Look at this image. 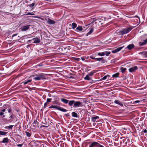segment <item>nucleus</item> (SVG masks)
Returning <instances> with one entry per match:
<instances>
[{
    "label": "nucleus",
    "mask_w": 147,
    "mask_h": 147,
    "mask_svg": "<svg viewBox=\"0 0 147 147\" xmlns=\"http://www.w3.org/2000/svg\"><path fill=\"white\" fill-rule=\"evenodd\" d=\"M36 77L33 78V79L36 81L46 79V76L43 73L38 74L36 75Z\"/></svg>",
    "instance_id": "f257e3e1"
},
{
    "label": "nucleus",
    "mask_w": 147,
    "mask_h": 147,
    "mask_svg": "<svg viewBox=\"0 0 147 147\" xmlns=\"http://www.w3.org/2000/svg\"><path fill=\"white\" fill-rule=\"evenodd\" d=\"M49 108L56 109L58 110H59L63 112H66L67 111V109H65L63 107H61L60 106H57V105H51V106L49 107Z\"/></svg>",
    "instance_id": "f03ea898"
},
{
    "label": "nucleus",
    "mask_w": 147,
    "mask_h": 147,
    "mask_svg": "<svg viewBox=\"0 0 147 147\" xmlns=\"http://www.w3.org/2000/svg\"><path fill=\"white\" fill-rule=\"evenodd\" d=\"M132 29L133 28L132 27H131L122 29V30L123 31V34L128 33L131 31Z\"/></svg>",
    "instance_id": "7ed1b4c3"
},
{
    "label": "nucleus",
    "mask_w": 147,
    "mask_h": 147,
    "mask_svg": "<svg viewBox=\"0 0 147 147\" xmlns=\"http://www.w3.org/2000/svg\"><path fill=\"white\" fill-rule=\"evenodd\" d=\"M82 102L80 101H76L75 100L74 107L76 108L79 107H82Z\"/></svg>",
    "instance_id": "20e7f679"
},
{
    "label": "nucleus",
    "mask_w": 147,
    "mask_h": 147,
    "mask_svg": "<svg viewBox=\"0 0 147 147\" xmlns=\"http://www.w3.org/2000/svg\"><path fill=\"white\" fill-rule=\"evenodd\" d=\"M33 142L35 144V146L36 147H41V141L34 140L33 141Z\"/></svg>",
    "instance_id": "39448f33"
},
{
    "label": "nucleus",
    "mask_w": 147,
    "mask_h": 147,
    "mask_svg": "<svg viewBox=\"0 0 147 147\" xmlns=\"http://www.w3.org/2000/svg\"><path fill=\"white\" fill-rule=\"evenodd\" d=\"M99 143L96 142H94L91 143L89 147H98Z\"/></svg>",
    "instance_id": "423d86ee"
},
{
    "label": "nucleus",
    "mask_w": 147,
    "mask_h": 147,
    "mask_svg": "<svg viewBox=\"0 0 147 147\" xmlns=\"http://www.w3.org/2000/svg\"><path fill=\"white\" fill-rule=\"evenodd\" d=\"M124 47V46H123V47H118L115 50L112 51V52L113 53H117L119 51H120L123 47Z\"/></svg>",
    "instance_id": "0eeeda50"
},
{
    "label": "nucleus",
    "mask_w": 147,
    "mask_h": 147,
    "mask_svg": "<svg viewBox=\"0 0 147 147\" xmlns=\"http://www.w3.org/2000/svg\"><path fill=\"white\" fill-rule=\"evenodd\" d=\"M138 69V68L137 66H134L133 67H130L129 69V71L130 72H132L135 71V70Z\"/></svg>",
    "instance_id": "6e6552de"
},
{
    "label": "nucleus",
    "mask_w": 147,
    "mask_h": 147,
    "mask_svg": "<svg viewBox=\"0 0 147 147\" xmlns=\"http://www.w3.org/2000/svg\"><path fill=\"white\" fill-rule=\"evenodd\" d=\"M30 26V25L24 26L22 28L21 30L22 31H26L28 30Z\"/></svg>",
    "instance_id": "1a4fd4ad"
},
{
    "label": "nucleus",
    "mask_w": 147,
    "mask_h": 147,
    "mask_svg": "<svg viewBox=\"0 0 147 147\" xmlns=\"http://www.w3.org/2000/svg\"><path fill=\"white\" fill-rule=\"evenodd\" d=\"M55 22L53 20L51 19L50 18H48L47 22V23L51 25L55 24Z\"/></svg>",
    "instance_id": "9d476101"
},
{
    "label": "nucleus",
    "mask_w": 147,
    "mask_h": 147,
    "mask_svg": "<svg viewBox=\"0 0 147 147\" xmlns=\"http://www.w3.org/2000/svg\"><path fill=\"white\" fill-rule=\"evenodd\" d=\"M32 40H33L34 41L33 42L34 43H38L40 42V40L39 38L37 37H36L33 38Z\"/></svg>",
    "instance_id": "9b49d317"
},
{
    "label": "nucleus",
    "mask_w": 147,
    "mask_h": 147,
    "mask_svg": "<svg viewBox=\"0 0 147 147\" xmlns=\"http://www.w3.org/2000/svg\"><path fill=\"white\" fill-rule=\"evenodd\" d=\"M147 44V38L144 40L143 42H140L139 45L140 46H142L146 45Z\"/></svg>",
    "instance_id": "f8f14e48"
},
{
    "label": "nucleus",
    "mask_w": 147,
    "mask_h": 147,
    "mask_svg": "<svg viewBox=\"0 0 147 147\" xmlns=\"http://www.w3.org/2000/svg\"><path fill=\"white\" fill-rule=\"evenodd\" d=\"M99 119V117L97 116L94 115V117H93L91 118V120H92V121L93 122H95L96 121V120L97 119Z\"/></svg>",
    "instance_id": "ddd939ff"
},
{
    "label": "nucleus",
    "mask_w": 147,
    "mask_h": 147,
    "mask_svg": "<svg viewBox=\"0 0 147 147\" xmlns=\"http://www.w3.org/2000/svg\"><path fill=\"white\" fill-rule=\"evenodd\" d=\"M39 123L37 122L36 120H35L34 121L33 123V127H38V125Z\"/></svg>",
    "instance_id": "4468645a"
},
{
    "label": "nucleus",
    "mask_w": 147,
    "mask_h": 147,
    "mask_svg": "<svg viewBox=\"0 0 147 147\" xmlns=\"http://www.w3.org/2000/svg\"><path fill=\"white\" fill-rule=\"evenodd\" d=\"M135 47V46L133 44H131L127 46V48L128 50H130L132 49Z\"/></svg>",
    "instance_id": "2eb2a0df"
},
{
    "label": "nucleus",
    "mask_w": 147,
    "mask_h": 147,
    "mask_svg": "<svg viewBox=\"0 0 147 147\" xmlns=\"http://www.w3.org/2000/svg\"><path fill=\"white\" fill-rule=\"evenodd\" d=\"M9 140L7 138H5L3 139V140L1 142L3 143H7L9 142Z\"/></svg>",
    "instance_id": "dca6fc26"
},
{
    "label": "nucleus",
    "mask_w": 147,
    "mask_h": 147,
    "mask_svg": "<svg viewBox=\"0 0 147 147\" xmlns=\"http://www.w3.org/2000/svg\"><path fill=\"white\" fill-rule=\"evenodd\" d=\"M114 103L115 104H117L121 106H123V105L122 102L118 100H115L114 101Z\"/></svg>",
    "instance_id": "f3484780"
},
{
    "label": "nucleus",
    "mask_w": 147,
    "mask_h": 147,
    "mask_svg": "<svg viewBox=\"0 0 147 147\" xmlns=\"http://www.w3.org/2000/svg\"><path fill=\"white\" fill-rule=\"evenodd\" d=\"M61 102L65 104H67L69 102V100L64 98H61Z\"/></svg>",
    "instance_id": "a211bd4d"
},
{
    "label": "nucleus",
    "mask_w": 147,
    "mask_h": 147,
    "mask_svg": "<svg viewBox=\"0 0 147 147\" xmlns=\"http://www.w3.org/2000/svg\"><path fill=\"white\" fill-rule=\"evenodd\" d=\"M75 102V100H69V102L68 103V105L70 106H72L74 104V103Z\"/></svg>",
    "instance_id": "6ab92c4d"
},
{
    "label": "nucleus",
    "mask_w": 147,
    "mask_h": 147,
    "mask_svg": "<svg viewBox=\"0 0 147 147\" xmlns=\"http://www.w3.org/2000/svg\"><path fill=\"white\" fill-rule=\"evenodd\" d=\"M54 97H55V101L54 102L53 104H57L58 105H60V103L57 100V97L56 96H54Z\"/></svg>",
    "instance_id": "aec40b11"
},
{
    "label": "nucleus",
    "mask_w": 147,
    "mask_h": 147,
    "mask_svg": "<svg viewBox=\"0 0 147 147\" xmlns=\"http://www.w3.org/2000/svg\"><path fill=\"white\" fill-rule=\"evenodd\" d=\"M95 54L96 55L102 56H104L105 55V52H104L101 53H95Z\"/></svg>",
    "instance_id": "412c9836"
},
{
    "label": "nucleus",
    "mask_w": 147,
    "mask_h": 147,
    "mask_svg": "<svg viewBox=\"0 0 147 147\" xmlns=\"http://www.w3.org/2000/svg\"><path fill=\"white\" fill-rule=\"evenodd\" d=\"M93 28H91V29L86 34V36H88V35L91 34L93 32Z\"/></svg>",
    "instance_id": "4be33fe9"
},
{
    "label": "nucleus",
    "mask_w": 147,
    "mask_h": 147,
    "mask_svg": "<svg viewBox=\"0 0 147 147\" xmlns=\"http://www.w3.org/2000/svg\"><path fill=\"white\" fill-rule=\"evenodd\" d=\"M7 133V132L0 131V135L4 136L6 135Z\"/></svg>",
    "instance_id": "5701e85b"
},
{
    "label": "nucleus",
    "mask_w": 147,
    "mask_h": 147,
    "mask_svg": "<svg viewBox=\"0 0 147 147\" xmlns=\"http://www.w3.org/2000/svg\"><path fill=\"white\" fill-rule=\"evenodd\" d=\"M96 72V70H93V71H91L90 72V73H89L88 75L89 76H92L93 75V74L95 73Z\"/></svg>",
    "instance_id": "b1692460"
},
{
    "label": "nucleus",
    "mask_w": 147,
    "mask_h": 147,
    "mask_svg": "<svg viewBox=\"0 0 147 147\" xmlns=\"http://www.w3.org/2000/svg\"><path fill=\"white\" fill-rule=\"evenodd\" d=\"M71 114L72 116L73 117H78L77 114L76 113H75V112H72V113Z\"/></svg>",
    "instance_id": "393cba45"
},
{
    "label": "nucleus",
    "mask_w": 147,
    "mask_h": 147,
    "mask_svg": "<svg viewBox=\"0 0 147 147\" xmlns=\"http://www.w3.org/2000/svg\"><path fill=\"white\" fill-rule=\"evenodd\" d=\"M13 126V125H10L8 126H6L4 127V128L5 129H9L11 130L12 129Z\"/></svg>",
    "instance_id": "a878e982"
},
{
    "label": "nucleus",
    "mask_w": 147,
    "mask_h": 147,
    "mask_svg": "<svg viewBox=\"0 0 147 147\" xmlns=\"http://www.w3.org/2000/svg\"><path fill=\"white\" fill-rule=\"evenodd\" d=\"M89 76L88 74L86 75V77H85L84 78V79L85 80H91V78L89 77Z\"/></svg>",
    "instance_id": "bb28decb"
},
{
    "label": "nucleus",
    "mask_w": 147,
    "mask_h": 147,
    "mask_svg": "<svg viewBox=\"0 0 147 147\" xmlns=\"http://www.w3.org/2000/svg\"><path fill=\"white\" fill-rule=\"evenodd\" d=\"M25 133L26 134L27 136L28 137H30L31 136L32 134L31 133H29L26 131H25Z\"/></svg>",
    "instance_id": "cd10ccee"
},
{
    "label": "nucleus",
    "mask_w": 147,
    "mask_h": 147,
    "mask_svg": "<svg viewBox=\"0 0 147 147\" xmlns=\"http://www.w3.org/2000/svg\"><path fill=\"white\" fill-rule=\"evenodd\" d=\"M32 81V80H27V81H24L22 83H24V85L26 84H28V83Z\"/></svg>",
    "instance_id": "c85d7f7f"
},
{
    "label": "nucleus",
    "mask_w": 147,
    "mask_h": 147,
    "mask_svg": "<svg viewBox=\"0 0 147 147\" xmlns=\"http://www.w3.org/2000/svg\"><path fill=\"white\" fill-rule=\"evenodd\" d=\"M4 121L6 122L7 123H8L10 122H12V121H11L10 119H7L6 118H4L3 119Z\"/></svg>",
    "instance_id": "c756f323"
},
{
    "label": "nucleus",
    "mask_w": 147,
    "mask_h": 147,
    "mask_svg": "<svg viewBox=\"0 0 147 147\" xmlns=\"http://www.w3.org/2000/svg\"><path fill=\"white\" fill-rule=\"evenodd\" d=\"M72 28L73 29H74L77 27V24L75 23H73L72 24Z\"/></svg>",
    "instance_id": "7c9ffc66"
},
{
    "label": "nucleus",
    "mask_w": 147,
    "mask_h": 147,
    "mask_svg": "<svg viewBox=\"0 0 147 147\" xmlns=\"http://www.w3.org/2000/svg\"><path fill=\"white\" fill-rule=\"evenodd\" d=\"M120 70H121V72L122 73H124L126 70V69L123 67H121V68Z\"/></svg>",
    "instance_id": "2f4dec72"
},
{
    "label": "nucleus",
    "mask_w": 147,
    "mask_h": 147,
    "mask_svg": "<svg viewBox=\"0 0 147 147\" xmlns=\"http://www.w3.org/2000/svg\"><path fill=\"white\" fill-rule=\"evenodd\" d=\"M119 75V73H117L113 74L112 76L114 78H117L118 77Z\"/></svg>",
    "instance_id": "473e14b6"
},
{
    "label": "nucleus",
    "mask_w": 147,
    "mask_h": 147,
    "mask_svg": "<svg viewBox=\"0 0 147 147\" xmlns=\"http://www.w3.org/2000/svg\"><path fill=\"white\" fill-rule=\"evenodd\" d=\"M76 29L79 31H81L83 30V28L82 26H79Z\"/></svg>",
    "instance_id": "72a5a7b5"
},
{
    "label": "nucleus",
    "mask_w": 147,
    "mask_h": 147,
    "mask_svg": "<svg viewBox=\"0 0 147 147\" xmlns=\"http://www.w3.org/2000/svg\"><path fill=\"white\" fill-rule=\"evenodd\" d=\"M4 113L1 111L0 112V116H1L2 118L4 117H5V115H4Z\"/></svg>",
    "instance_id": "f704fd0d"
},
{
    "label": "nucleus",
    "mask_w": 147,
    "mask_h": 147,
    "mask_svg": "<svg viewBox=\"0 0 147 147\" xmlns=\"http://www.w3.org/2000/svg\"><path fill=\"white\" fill-rule=\"evenodd\" d=\"M117 32L118 34L119 35H123V33L122 30H121L119 31V32Z\"/></svg>",
    "instance_id": "c9c22d12"
},
{
    "label": "nucleus",
    "mask_w": 147,
    "mask_h": 147,
    "mask_svg": "<svg viewBox=\"0 0 147 147\" xmlns=\"http://www.w3.org/2000/svg\"><path fill=\"white\" fill-rule=\"evenodd\" d=\"M35 4L34 3H32V4H30L29 5V6L30 8H32L34 5Z\"/></svg>",
    "instance_id": "e433bc0d"
},
{
    "label": "nucleus",
    "mask_w": 147,
    "mask_h": 147,
    "mask_svg": "<svg viewBox=\"0 0 147 147\" xmlns=\"http://www.w3.org/2000/svg\"><path fill=\"white\" fill-rule=\"evenodd\" d=\"M105 54L107 56H108L111 53V52L109 51H105Z\"/></svg>",
    "instance_id": "4c0bfd02"
},
{
    "label": "nucleus",
    "mask_w": 147,
    "mask_h": 147,
    "mask_svg": "<svg viewBox=\"0 0 147 147\" xmlns=\"http://www.w3.org/2000/svg\"><path fill=\"white\" fill-rule=\"evenodd\" d=\"M104 76L103 77L101 78L100 80V81L102 80H106L107 79V76Z\"/></svg>",
    "instance_id": "58836bf2"
},
{
    "label": "nucleus",
    "mask_w": 147,
    "mask_h": 147,
    "mask_svg": "<svg viewBox=\"0 0 147 147\" xmlns=\"http://www.w3.org/2000/svg\"><path fill=\"white\" fill-rule=\"evenodd\" d=\"M8 113H10L11 112V111H12V110L11 109V108L10 107H8Z\"/></svg>",
    "instance_id": "ea45409f"
},
{
    "label": "nucleus",
    "mask_w": 147,
    "mask_h": 147,
    "mask_svg": "<svg viewBox=\"0 0 147 147\" xmlns=\"http://www.w3.org/2000/svg\"><path fill=\"white\" fill-rule=\"evenodd\" d=\"M103 59V57H101V58H96V60L97 61H102Z\"/></svg>",
    "instance_id": "a19ab883"
},
{
    "label": "nucleus",
    "mask_w": 147,
    "mask_h": 147,
    "mask_svg": "<svg viewBox=\"0 0 147 147\" xmlns=\"http://www.w3.org/2000/svg\"><path fill=\"white\" fill-rule=\"evenodd\" d=\"M14 116V115L12 113L10 115L9 118L10 119H13V117Z\"/></svg>",
    "instance_id": "79ce46f5"
},
{
    "label": "nucleus",
    "mask_w": 147,
    "mask_h": 147,
    "mask_svg": "<svg viewBox=\"0 0 147 147\" xmlns=\"http://www.w3.org/2000/svg\"><path fill=\"white\" fill-rule=\"evenodd\" d=\"M142 54L145 55H147V51H143L140 53Z\"/></svg>",
    "instance_id": "37998d69"
},
{
    "label": "nucleus",
    "mask_w": 147,
    "mask_h": 147,
    "mask_svg": "<svg viewBox=\"0 0 147 147\" xmlns=\"http://www.w3.org/2000/svg\"><path fill=\"white\" fill-rule=\"evenodd\" d=\"M52 100V98H47V102L48 103L49 102H51Z\"/></svg>",
    "instance_id": "c03bdc74"
},
{
    "label": "nucleus",
    "mask_w": 147,
    "mask_h": 147,
    "mask_svg": "<svg viewBox=\"0 0 147 147\" xmlns=\"http://www.w3.org/2000/svg\"><path fill=\"white\" fill-rule=\"evenodd\" d=\"M48 104V103L47 102L44 103V107L43 108H45L46 107V106Z\"/></svg>",
    "instance_id": "a18cd8bd"
},
{
    "label": "nucleus",
    "mask_w": 147,
    "mask_h": 147,
    "mask_svg": "<svg viewBox=\"0 0 147 147\" xmlns=\"http://www.w3.org/2000/svg\"><path fill=\"white\" fill-rule=\"evenodd\" d=\"M89 57L90 59H96V58L93 56H90Z\"/></svg>",
    "instance_id": "49530a36"
},
{
    "label": "nucleus",
    "mask_w": 147,
    "mask_h": 147,
    "mask_svg": "<svg viewBox=\"0 0 147 147\" xmlns=\"http://www.w3.org/2000/svg\"><path fill=\"white\" fill-rule=\"evenodd\" d=\"M98 147H105L103 146L100 144L99 143Z\"/></svg>",
    "instance_id": "de8ad7c7"
},
{
    "label": "nucleus",
    "mask_w": 147,
    "mask_h": 147,
    "mask_svg": "<svg viewBox=\"0 0 147 147\" xmlns=\"http://www.w3.org/2000/svg\"><path fill=\"white\" fill-rule=\"evenodd\" d=\"M23 145L22 144H18L17 145V146H18L21 147Z\"/></svg>",
    "instance_id": "09e8293b"
},
{
    "label": "nucleus",
    "mask_w": 147,
    "mask_h": 147,
    "mask_svg": "<svg viewBox=\"0 0 147 147\" xmlns=\"http://www.w3.org/2000/svg\"><path fill=\"white\" fill-rule=\"evenodd\" d=\"M27 15H33V14H32V13L31 12H28V13Z\"/></svg>",
    "instance_id": "8fccbe9b"
},
{
    "label": "nucleus",
    "mask_w": 147,
    "mask_h": 147,
    "mask_svg": "<svg viewBox=\"0 0 147 147\" xmlns=\"http://www.w3.org/2000/svg\"><path fill=\"white\" fill-rule=\"evenodd\" d=\"M5 110H6V109H2V110H1V111L4 113V112H5Z\"/></svg>",
    "instance_id": "3c124183"
},
{
    "label": "nucleus",
    "mask_w": 147,
    "mask_h": 147,
    "mask_svg": "<svg viewBox=\"0 0 147 147\" xmlns=\"http://www.w3.org/2000/svg\"><path fill=\"white\" fill-rule=\"evenodd\" d=\"M17 34H13L12 36V38H13V37H14L15 36H17Z\"/></svg>",
    "instance_id": "603ef678"
},
{
    "label": "nucleus",
    "mask_w": 147,
    "mask_h": 147,
    "mask_svg": "<svg viewBox=\"0 0 147 147\" xmlns=\"http://www.w3.org/2000/svg\"><path fill=\"white\" fill-rule=\"evenodd\" d=\"M32 40H29L27 41V43H30Z\"/></svg>",
    "instance_id": "864d4df0"
},
{
    "label": "nucleus",
    "mask_w": 147,
    "mask_h": 147,
    "mask_svg": "<svg viewBox=\"0 0 147 147\" xmlns=\"http://www.w3.org/2000/svg\"><path fill=\"white\" fill-rule=\"evenodd\" d=\"M140 102V101L139 100H136L134 102L135 103H139Z\"/></svg>",
    "instance_id": "5fc2aeb1"
},
{
    "label": "nucleus",
    "mask_w": 147,
    "mask_h": 147,
    "mask_svg": "<svg viewBox=\"0 0 147 147\" xmlns=\"http://www.w3.org/2000/svg\"><path fill=\"white\" fill-rule=\"evenodd\" d=\"M102 63H105V60L104 59H103L102 60Z\"/></svg>",
    "instance_id": "6e6d98bb"
},
{
    "label": "nucleus",
    "mask_w": 147,
    "mask_h": 147,
    "mask_svg": "<svg viewBox=\"0 0 147 147\" xmlns=\"http://www.w3.org/2000/svg\"><path fill=\"white\" fill-rule=\"evenodd\" d=\"M143 132L145 133H146L147 132V131L146 130V129H145L144 131H143Z\"/></svg>",
    "instance_id": "4d7b16f0"
},
{
    "label": "nucleus",
    "mask_w": 147,
    "mask_h": 147,
    "mask_svg": "<svg viewBox=\"0 0 147 147\" xmlns=\"http://www.w3.org/2000/svg\"><path fill=\"white\" fill-rule=\"evenodd\" d=\"M81 58V59L82 60V61H84L85 60V58H84V57H82Z\"/></svg>",
    "instance_id": "13d9d810"
},
{
    "label": "nucleus",
    "mask_w": 147,
    "mask_h": 147,
    "mask_svg": "<svg viewBox=\"0 0 147 147\" xmlns=\"http://www.w3.org/2000/svg\"><path fill=\"white\" fill-rule=\"evenodd\" d=\"M48 95L49 97H51L52 96L51 94L50 93L48 94Z\"/></svg>",
    "instance_id": "bf43d9fd"
},
{
    "label": "nucleus",
    "mask_w": 147,
    "mask_h": 147,
    "mask_svg": "<svg viewBox=\"0 0 147 147\" xmlns=\"http://www.w3.org/2000/svg\"><path fill=\"white\" fill-rule=\"evenodd\" d=\"M99 23L100 24H103V23H101V21L100 20H99Z\"/></svg>",
    "instance_id": "052dcab7"
},
{
    "label": "nucleus",
    "mask_w": 147,
    "mask_h": 147,
    "mask_svg": "<svg viewBox=\"0 0 147 147\" xmlns=\"http://www.w3.org/2000/svg\"><path fill=\"white\" fill-rule=\"evenodd\" d=\"M107 76H107V78L108 79H109L110 77V76L109 75H107Z\"/></svg>",
    "instance_id": "680f3d73"
},
{
    "label": "nucleus",
    "mask_w": 147,
    "mask_h": 147,
    "mask_svg": "<svg viewBox=\"0 0 147 147\" xmlns=\"http://www.w3.org/2000/svg\"><path fill=\"white\" fill-rule=\"evenodd\" d=\"M65 115H66V116H69V115L68 114H66Z\"/></svg>",
    "instance_id": "e2e57ef3"
},
{
    "label": "nucleus",
    "mask_w": 147,
    "mask_h": 147,
    "mask_svg": "<svg viewBox=\"0 0 147 147\" xmlns=\"http://www.w3.org/2000/svg\"><path fill=\"white\" fill-rule=\"evenodd\" d=\"M41 126L43 127H47V126H45V125H42Z\"/></svg>",
    "instance_id": "0e129e2a"
},
{
    "label": "nucleus",
    "mask_w": 147,
    "mask_h": 147,
    "mask_svg": "<svg viewBox=\"0 0 147 147\" xmlns=\"http://www.w3.org/2000/svg\"><path fill=\"white\" fill-rule=\"evenodd\" d=\"M113 63H115V60H113Z\"/></svg>",
    "instance_id": "69168bd1"
},
{
    "label": "nucleus",
    "mask_w": 147,
    "mask_h": 147,
    "mask_svg": "<svg viewBox=\"0 0 147 147\" xmlns=\"http://www.w3.org/2000/svg\"><path fill=\"white\" fill-rule=\"evenodd\" d=\"M3 74L2 73H0V76H1Z\"/></svg>",
    "instance_id": "338daca9"
},
{
    "label": "nucleus",
    "mask_w": 147,
    "mask_h": 147,
    "mask_svg": "<svg viewBox=\"0 0 147 147\" xmlns=\"http://www.w3.org/2000/svg\"><path fill=\"white\" fill-rule=\"evenodd\" d=\"M26 36H25L24 37H26Z\"/></svg>",
    "instance_id": "774afa93"
}]
</instances>
